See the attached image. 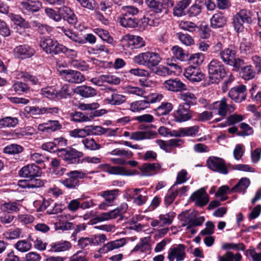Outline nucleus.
Listing matches in <instances>:
<instances>
[{
  "label": "nucleus",
  "instance_id": "4",
  "mask_svg": "<svg viewBox=\"0 0 261 261\" xmlns=\"http://www.w3.org/2000/svg\"><path fill=\"white\" fill-rule=\"evenodd\" d=\"M68 178L60 182L68 189H75L80 185V179L87 176V173L82 170H72L66 174Z\"/></svg>",
  "mask_w": 261,
  "mask_h": 261
},
{
  "label": "nucleus",
  "instance_id": "37",
  "mask_svg": "<svg viewBox=\"0 0 261 261\" xmlns=\"http://www.w3.org/2000/svg\"><path fill=\"white\" fill-rule=\"evenodd\" d=\"M155 133L151 131H137L131 134L129 139L135 141L149 139L153 137Z\"/></svg>",
  "mask_w": 261,
  "mask_h": 261
},
{
  "label": "nucleus",
  "instance_id": "64",
  "mask_svg": "<svg viewBox=\"0 0 261 261\" xmlns=\"http://www.w3.org/2000/svg\"><path fill=\"white\" fill-rule=\"evenodd\" d=\"M14 216L11 213L6 211H1L0 222L4 224H9L12 222Z\"/></svg>",
  "mask_w": 261,
  "mask_h": 261
},
{
  "label": "nucleus",
  "instance_id": "22",
  "mask_svg": "<svg viewBox=\"0 0 261 261\" xmlns=\"http://www.w3.org/2000/svg\"><path fill=\"white\" fill-rule=\"evenodd\" d=\"M17 78L22 79L27 82H30L33 85L41 86L42 83H45V79L43 76L41 75L35 76L27 71H18L17 74Z\"/></svg>",
  "mask_w": 261,
  "mask_h": 261
},
{
  "label": "nucleus",
  "instance_id": "5",
  "mask_svg": "<svg viewBox=\"0 0 261 261\" xmlns=\"http://www.w3.org/2000/svg\"><path fill=\"white\" fill-rule=\"evenodd\" d=\"M39 45L42 50L46 54L55 55L60 54L62 45L56 40L45 37L40 38Z\"/></svg>",
  "mask_w": 261,
  "mask_h": 261
},
{
  "label": "nucleus",
  "instance_id": "52",
  "mask_svg": "<svg viewBox=\"0 0 261 261\" xmlns=\"http://www.w3.org/2000/svg\"><path fill=\"white\" fill-rule=\"evenodd\" d=\"M204 57L202 53H197L192 55L189 58L188 57V60L190 64L193 66L198 67L204 61Z\"/></svg>",
  "mask_w": 261,
  "mask_h": 261
},
{
  "label": "nucleus",
  "instance_id": "35",
  "mask_svg": "<svg viewBox=\"0 0 261 261\" xmlns=\"http://www.w3.org/2000/svg\"><path fill=\"white\" fill-rule=\"evenodd\" d=\"M71 243L67 241L61 240L50 245L49 251L52 252H63L69 250L71 248Z\"/></svg>",
  "mask_w": 261,
  "mask_h": 261
},
{
  "label": "nucleus",
  "instance_id": "31",
  "mask_svg": "<svg viewBox=\"0 0 261 261\" xmlns=\"http://www.w3.org/2000/svg\"><path fill=\"white\" fill-rule=\"evenodd\" d=\"M75 92L85 98L92 97L97 95L96 90L86 85L77 87L75 90Z\"/></svg>",
  "mask_w": 261,
  "mask_h": 261
},
{
  "label": "nucleus",
  "instance_id": "54",
  "mask_svg": "<svg viewBox=\"0 0 261 261\" xmlns=\"http://www.w3.org/2000/svg\"><path fill=\"white\" fill-rule=\"evenodd\" d=\"M95 33L102 40L109 44H114L115 42L109 33L105 30L96 29H95Z\"/></svg>",
  "mask_w": 261,
  "mask_h": 261
},
{
  "label": "nucleus",
  "instance_id": "12",
  "mask_svg": "<svg viewBox=\"0 0 261 261\" xmlns=\"http://www.w3.org/2000/svg\"><path fill=\"white\" fill-rule=\"evenodd\" d=\"M128 208V205L126 202L122 203L116 208L106 213H102L97 217L98 220L100 221H107L111 219H115L125 213Z\"/></svg>",
  "mask_w": 261,
  "mask_h": 261
},
{
  "label": "nucleus",
  "instance_id": "28",
  "mask_svg": "<svg viewBox=\"0 0 261 261\" xmlns=\"http://www.w3.org/2000/svg\"><path fill=\"white\" fill-rule=\"evenodd\" d=\"M14 53L17 58L25 59L33 56L35 50L28 45H20L14 48Z\"/></svg>",
  "mask_w": 261,
  "mask_h": 261
},
{
  "label": "nucleus",
  "instance_id": "41",
  "mask_svg": "<svg viewBox=\"0 0 261 261\" xmlns=\"http://www.w3.org/2000/svg\"><path fill=\"white\" fill-rule=\"evenodd\" d=\"M82 143L85 149L90 151L97 150L101 148V145L97 143L93 138L86 137L82 139Z\"/></svg>",
  "mask_w": 261,
  "mask_h": 261
},
{
  "label": "nucleus",
  "instance_id": "60",
  "mask_svg": "<svg viewBox=\"0 0 261 261\" xmlns=\"http://www.w3.org/2000/svg\"><path fill=\"white\" fill-rule=\"evenodd\" d=\"M177 37L182 43L190 46L194 44V41L192 37L188 34H184L181 32L176 34Z\"/></svg>",
  "mask_w": 261,
  "mask_h": 261
},
{
  "label": "nucleus",
  "instance_id": "48",
  "mask_svg": "<svg viewBox=\"0 0 261 261\" xmlns=\"http://www.w3.org/2000/svg\"><path fill=\"white\" fill-rule=\"evenodd\" d=\"M23 150V147L20 145L11 144L4 148V152L9 154H16L22 152Z\"/></svg>",
  "mask_w": 261,
  "mask_h": 261
},
{
  "label": "nucleus",
  "instance_id": "1",
  "mask_svg": "<svg viewBox=\"0 0 261 261\" xmlns=\"http://www.w3.org/2000/svg\"><path fill=\"white\" fill-rule=\"evenodd\" d=\"M162 58L159 54L152 51L141 53L133 58L134 63L149 69L156 67L161 62Z\"/></svg>",
  "mask_w": 261,
  "mask_h": 261
},
{
  "label": "nucleus",
  "instance_id": "11",
  "mask_svg": "<svg viewBox=\"0 0 261 261\" xmlns=\"http://www.w3.org/2000/svg\"><path fill=\"white\" fill-rule=\"evenodd\" d=\"M59 73L64 80L69 83L80 84L85 80L84 75L76 70L63 69L60 70Z\"/></svg>",
  "mask_w": 261,
  "mask_h": 261
},
{
  "label": "nucleus",
  "instance_id": "62",
  "mask_svg": "<svg viewBox=\"0 0 261 261\" xmlns=\"http://www.w3.org/2000/svg\"><path fill=\"white\" fill-rule=\"evenodd\" d=\"M87 252L80 250L73 254L69 259V261H88Z\"/></svg>",
  "mask_w": 261,
  "mask_h": 261
},
{
  "label": "nucleus",
  "instance_id": "56",
  "mask_svg": "<svg viewBox=\"0 0 261 261\" xmlns=\"http://www.w3.org/2000/svg\"><path fill=\"white\" fill-rule=\"evenodd\" d=\"M173 109V106L170 102H163L156 109V113L159 115H166Z\"/></svg>",
  "mask_w": 261,
  "mask_h": 261
},
{
  "label": "nucleus",
  "instance_id": "29",
  "mask_svg": "<svg viewBox=\"0 0 261 261\" xmlns=\"http://www.w3.org/2000/svg\"><path fill=\"white\" fill-rule=\"evenodd\" d=\"M237 51L234 47L226 48L220 53V56L224 63L228 65L232 64V61L237 57Z\"/></svg>",
  "mask_w": 261,
  "mask_h": 261
},
{
  "label": "nucleus",
  "instance_id": "50",
  "mask_svg": "<svg viewBox=\"0 0 261 261\" xmlns=\"http://www.w3.org/2000/svg\"><path fill=\"white\" fill-rule=\"evenodd\" d=\"M241 76L245 80H250L255 77V72L251 65L244 66L241 68Z\"/></svg>",
  "mask_w": 261,
  "mask_h": 261
},
{
  "label": "nucleus",
  "instance_id": "53",
  "mask_svg": "<svg viewBox=\"0 0 261 261\" xmlns=\"http://www.w3.org/2000/svg\"><path fill=\"white\" fill-rule=\"evenodd\" d=\"M21 233L22 230L19 228L10 229L4 233V237L7 240H14L20 238Z\"/></svg>",
  "mask_w": 261,
  "mask_h": 261
},
{
  "label": "nucleus",
  "instance_id": "21",
  "mask_svg": "<svg viewBox=\"0 0 261 261\" xmlns=\"http://www.w3.org/2000/svg\"><path fill=\"white\" fill-rule=\"evenodd\" d=\"M192 201L195 202V204L202 207L206 205L208 202V195L204 188H201L194 192L190 196Z\"/></svg>",
  "mask_w": 261,
  "mask_h": 261
},
{
  "label": "nucleus",
  "instance_id": "32",
  "mask_svg": "<svg viewBox=\"0 0 261 261\" xmlns=\"http://www.w3.org/2000/svg\"><path fill=\"white\" fill-rule=\"evenodd\" d=\"M179 98L184 102L183 105L190 108L191 106H194L197 102V98L194 94L190 91H181L178 96Z\"/></svg>",
  "mask_w": 261,
  "mask_h": 261
},
{
  "label": "nucleus",
  "instance_id": "18",
  "mask_svg": "<svg viewBox=\"0 0 261 261\" xmlns=\"http://www.w3.org/2000/svg\"><path fill=\"white\" fill-rule=\"evenodd\" d=\"M192 117V111L189 107L180 104L174 112V119L177 122H183L191 119Z\"/></svg>",
  "mask_w": 261,
  "mask_h": 261
},
{
  "label": "nucleus",
  "instance_id": "9",
  "mask_svg": "<svg viewBox=\"0 0 261 261\" xmlns=\"http://www.w3.org/2000/svg\"><path fill=\"white\" fill-rule=\"evenodd\" d=\"M167 254L169 261H182L186 256V246L181 244L172 246L168 250Z\"/></svg>",
  "mask_w": 261,
  "mask_h": 261
},
{
  "label": "nucleus",
  "instance_id": "3",
  "mask_svg": "<svg viewBox=\"0 0 261 261\" xmlns=\"http://www.w3.org/2000/svg\"><path fill=\"white\" fill-rule=\"evenodd\" d=\"M58 155L66 163L79 164L83 163L81 158L84 153L73 148H61L58 150Z\"/></svg>",
  "mask_w": 261,
  "mask_h": 261
},
{
  "label": "nucleus",
  "instance_id": "38",
  "mask_svg": "<svg viewBox=\"0 0 261 261\" xmlns=\"http://www.w3.org/2000/svg\"><path fill=\"white\" fill-rule=\"evenodd\" d=\"M21 205L16 201L4 202L0 205V210L6 211L10 213H17L20 210Z\"/></svg>",
  "mask_w": 261,
  "mask_h": 261
},
{
  "label": "nucleus",
  "instance_id": "27",
  "mask_svg": "<svg viewBox=\"0 0 261 261\" xmlns=\"http://www.w3.org/2000/svg\"><path fill=\"white\" fill-rule=\"evenodd\" d=\"M162 168V166L158 163H144L142 165L139 169L143 176H152L159 172Z\"/></svg>",
  "mask_w": 261,
  "mask_h": 261
},
{
  "label": "nucleus",
  "instance_id": "59",
  "mask_svg": "<svg viewBox=\"0 0 261 261\" xmlns=\"http://www.w3.org/2000/svg\"><path fill=\"white\" fill-rule=\"evenodd\" d=\"M69 136L73 138H82L85 139L88 136L87 126L83 128H76L69 132Z\"/></svg>",
  "mask_w": 261,
  "mask_h": 261
},
{
  "label": "nucleus",
  "instance_id": "23",
  "mask_svg": "<svg viewBox=\"0 0 261 261\" xmlns=\"http://www.w3.org/2000/svg\"><path fill=\"white\" fill-rule=\"evenodd\" d=\"M204 220V217H196L193 213H190L185 216L182 220V225L187 226V229L190 230L193 227L202 225Z\"/></svg>",
  "mask_w": 261,
  "mask_h": 261
},
{
  "label": "nucleus",
  "instance_id": "25",
  "mask_svg": "<svg viewBox=\"0 0 261 261\" xmlns=\"http://www.w3.org/2000/svg\"><path fill=\"white\" fill-rule=\"evenodd\" d=\"M62 128V125L58 120H53L39 124L38 126V129L39 131L48 133L56 132Z\"/></svg>",
  "mask_w": 261,
  "mask_h": 261
},
{
  "label": "nucleus",
  "instance_id": "36",
  "mask_svg": "<svg viewBox=\"0 0 261 261\" xmlns=\"http://www.w3.org/2000/svg\"><path fill=\"white\" fill-rule=\"evenodd\" d=\"M125 243L126 241L124 238L116 240L105 244L103 247L100 249V250H102L103 252H107L122 247Z\"/></svg>",
  "mask_w": 261,
  "mask_h": 261
},
{
  "label": "nucleus",
  "instance_id": "6",
  "mask_svg": "<svg viewBox=\"0 0 261 261\" xmlns=\"http://www.w3.org/2000/svg\"><path fill=\"white\" fill-rule=\"evenodd\" d=\"M103 96L105 102L114 106L120 105L126 100L125 96L119 94L116 89L107 88L103 93Z\"/></svg>",
  "mask_w": 261,
  "mask_h": 261
},
{
  "label": "nucleus",
  "instance_id": "46",
  "mask_svg": "<svg viewBox=\"0 0 261 261\" xmlns=\"http://www.w3.org/2000/svg\"><path fill=\"white\" fill-rule=\"evenodd\" d=\"M151 249L149 243V239L144 238L142 239L133 250L134 252L140 251L142 252H147Z\"/></svg>",
  "mask_w": 261,
  "mask_h": 261
},
{
  "label": "nucleus",
  "instance_id": "61",
  "mask_svg": "<svg viewBox=\"0 0 261 261\" xmlns=\"http://www.w3.org/2000/svg\"><path fill=\"white\" fill-rule=\"evenodd\" d=\"M109 153L112 155L119 156L128 159L132 158L133 155V153L131 151L120 148L115 149L109 152Z\"/></svg>",
  "mask_w": 261,
  "mask_h": 261
},
{
  "label": "nucleus",
  "instance_id": "51",
  "mask_svg": "<svg viewBox=\"0 0 261 261\" xmlns=\"http://www.w3.org/2000/svg\"><path fill=\"white\" fill-rule=\"evenodd\" d=\"M171 51L173 56L178 60L181 61H185L188 60V55L185 52L182 48L178 46H174L172 47Z\"/></svg>",
  "mask_w": 261,
  "mask_h": 261
},
{
  "label": "nucleus",
  "instance_id": "39",
  "mask_svg": "<svg viewBox=\"0 0 261 261\" xmlns=\"http://www.w3.org/2000/svg\"><path fill=\"white\" fill-rule=\"evenodd\" d=\"M74 92L68 84L63 85L60 90L57 91V100L70 97Z\"/></svg>",
  "mask_w": 261,
  "mask_h": 261
},
{
  "label": "nucleus",
  "instance_id": "24",
  "mask_svg": "<svg viewBox=\"0 0 261 261\" xmlns=\"http://www.w3.org/2000/svg\"><path fill=\"white\" fill-rule=\"evenodd\" d=\"M163 85L166 89L174 92H181L182 91H186L187 89L186 84L177 79L166 80Z\"/></svg>",
  "mask_w": 261,
  "mask_h": 261
},
{
  "label": "nucleus",
  "instance_id": "44",
  "mask_svg": "<svg viewBox=\"0 0 261 261\" xmlns=\"http://www.w3.org/2000/svg\"><path fill=\"white\" fill-rule=\"evenodd\" d=\"M244 118V116L242 115L234 114L229 116L227 118L226 121L224 123H221L220 125L221 127L233 125L243 121Z\"/></svg>",
  "mask_w": 261,
  "mask_h": 261
},
{
  "label": "nucleus",
  "instance_id": "16",
  "mask_svg": "<svg viewBox=\"0 0 261 261\" xmlns=\"http://www.w3.org/2000/svg\"><path fill=\"white\" fill-rule=\"evenodd\" d=\"M20 7L24 14L30 15L41 9L42 3L38 0H27L20 2Z\"/></svg>",
  "mask_w": 261,
  "mask_h": 261
},
{
  "label": "nucleus",
  "instance_id": "42",
  "mask_svg": "<svg viewBox=\"0 0 261 261\" xmlns=\"http://www.w3.org/2000/svg\"><path fill=\"white\" fill-rule=\"evenodd\" d=\"M149 107L146 99L133 102L130 106V110L134 112H139Z\"/></svg>",
  "mask_w": 261,
  "mask_h": 261
},
{
  "label": "nucleus",
  "instance_id": "33",
  "mask_svg": "<svg viewBox=\"0 0 261 261\" xmlns=\"http://www.w3.org/2000/svg\"><path fill=\"white\" fill-rule=\"evenodd\" d=\"M108 166L107 172L111 174L119 175L122 176H130L135 174L130 170H127L124 167L121 166Z\"/></svg>",
  "mask_w": 261,
  "mask_h": 261
},
{
  "label": "nucleus",
  "instance_id": "26",
  "mask_svg": "<svg viewBox=\"0 0 261 261\" xmlns=\"http://www.w3.org/2000/svg\"><path fill=\"white\" fill-rule=\"evenodd\" d=\"M133 202L137 205L141 206L146 203L147 200V194L143 189H134L130 193Z\"/></svg>",
  "mask_w": 261,
  "mask_h": 261
},
{
  "label": "nucleus",
  "instance_id": "47",
  "mask_svg": "<svg viewBox=\"0 0 261 261\" xmlns=\"http://www.w3.org/2000/svg\"><path fill=\"white\" fill-rule=\"evenodd\" d=\"M40 93L42 95L48 99L57 100V90L53 86H48L42 88Z\"/></svg>",
  "mask_w": 261,
  "mask_h": 261
},
{
  "label": "nucleus",
  "instance_id": "63",
  "mask_svg": "<svg viewBox=\"0 0 261 261\" xmlns=\"http://www.w3.org/2000/svg\"><path fill=\"white\" fill-rule=\"evenodd\" d=\"M71 120L75 122H86L89 121L88 116L80 112H75L71 114Z\"/></svg>",
  "mask_w": 261,
  "mask_h": 261
},
{
  "label": "nucleus",
  "instance_id": "58",
  "mask_svg": "<svg viewBox=\"0 0 261 261\" xmlns=\"http://www.w3.org/2000/svg\"><path fill=\"white\" fill-rule=\"evenodd\" d=\"M177 195V191H175V190H174V188H172V186L168 191L165 197L164 202L166 206H168L171 204L174 201Z\"/></svg>",
  "mask_w": 261,
  "mask_h": 261
},
{
  "label": "nucleus",
  "instance_id": "10",
  "mask_svg": "<svg viewBox=\"0 0 261 261\" xmlns=\"http://www.w3.org/2000/svg\"><path fill=\"white\" fill-rule=\"evenodd\" d=\"M207 165L208 167L213 171L225 175L228 173L225 161L222 158L216 156L210 157L207 160Z\"/></svg>",
  "mask_w": 261,
  "mask_h": 261
},
{
  "label": "nucleus",
  "instance_id": "45",
  "mask_svg": "<svg viewBox=\"0 0 261 261\" xmlns=\"http://www.w3.org/2000/svg\"><path fill=\"white\" fill-rule=\"evenodd\" d=\"M18 123L17 117L7 116L0 119V128L2 127H13Z\"/></svg>",
  "mask_w": 261,
  "mask_h": 261
},
{
  "label": "nucleus",
  "instance_id": "15",
  "mask_svg": "<svg viewBox=\"0 0 261 261\" xmlns=\"http://www.w3.org/2000/svg\"><path fill=\"white\" fill-rule=\"evenodd\" d=\"M148 6L152 9L155 13L167 14L169 4L173 5L169 0H146Z\"/></svg>",
  "mask_w": 261,
  "mask_h": 261
},
{
  "label": "nucleus",
  "instance_id": "14",
  "mask_svg": "<svg viewBox=\"0 0 261 261\" xmlns=\"http://www.w3.org/2000/svg\"><path fill=\"white\" fill-rule=\"evenodd\" d=\"M19 175L24 178L39 177L42 174L41 168L34 164H30L23 166L19 171Z\"/></svg>",
  "mask_w": 261,
  "mask_h": 261
},
{
  "label": "nucleus",
  "instance_id": "40",
  "mask_svg": "<svg viewBox=\"0 0 261 261\" xmlns=\"http://www.w3.org/2000/svg\"><path fill=\"white\" fill-rule=\"evenodd\" d=\"M65 35L75 43L81 45L86 43L84 38L78 34L71 31L70 30L63 29Z\"/></svg>",
  "mask_w": 261,
  "mask_h": 261
},
{
  "label": "nucleus",
  "instance_id": "2",
  "mask_svg": "<svg viewBox=\"0 0 261 261\" xmlns=\"http://www.w3.org/2000/svg\"><path fill=\"white\" fill-rule=\"evenodd\" d=\"M210 80L212 83H218L226 75L224 65L217 59L212 60L208 65Z\"/></svg>",
  "mask_w": 261,
  "mask_h": 261
},
{
  "label": "nucleus",
  "instance_id": "20",
  "mask_svg": "<svg viewBox=\"0 0 261 261\" xmlns=\"http://www.w3.org/2000/svg\"><path fill=\"white\" fill-rule=\"evenodd\" d=\"M184 75L192 82H200L204 78V75L199 67L193 66V65H191L186 68Z\"/></svg>",
  "mask_w": 261,
  "mask_h": 261
},
{
  "label": "nucleus",
  "instance_id": "43",
  "mask_svg": "<svg viewBox=\"0 0 261 261\" xmlns=\"http://www.w3.org/2000/svg\"><path fill=\"white\" fill-rule=\"evenodd\" d=\"M14 248L19 252L24 253L30 250L32 247V243L25 240L18 241L14 245Z\"/></svg>",
  "mask_w": 261,
  "mask_h": 261
},
{
  "label": "nucleus",
  "instance_id": "13",
  "mask_svg": "<svg viewBox=\"0 0 261 261\" xmlns=\"http://www.w3.org/2000/svg\"><path fill=\"white\" fill-rule=\"evenodd\" d=\"M121 42L123 46H127L132 49L139 48L145 45V42L142 38L138 36L129 34L125 35L122 37Z\"/></svg>",
  "mask_w": 261,
  "mask_h": 261
},
{
  "label": "nucleus",
  "instance_id": "55",
  "mask_svg": "<svg viewBox=\"0 0 261 261\" xmlns=\"http://www.w3.org/2000/svg\"><path fill=\"white\" fill-rule=\"evenodd\" d=\"M14 91L18 94H21L29 90L28 85L23 82L16 81L12 85Z\"/></svg>",
  "mask_w": 261,
  "mask_h": 261
},
{
  "label": "nucleus",
  "instance_id": "57",
  "mask_svg": "<svg viewBox=\"0 0 261 261\" xmlns=\"http://www.w3.org/2000/svg\"><path fill=\"white\" fill-rule=\"evenodd\" d=\"M30 159L37 164H41L49 161V157L44 154L35 152L30 154Z\"/></svg>",
  "mask_w": 261,
  "mask_h": 261
},
{
  "label": "nucleus",
  "instance_id": "17",
  "mask_svg": "<svg viewBox=\"0 0 261 261\" xmlns=\"http://www.w3.org/2000/svg\"><path fill=\"white\" fill-rule=\"evenodd\" d=\"M118 189L107 190L101 192L100 196L105 199V201L99 204V209L105 210L109 206L113 205L114 200L118 195Z\"/></svg>",
  "mask_w": 261,
  "mask_h": 261
},
{
  "label": "nucleus",
  "instance_id": "49",
  "mask_svg": "<svg viewBox=\"0 0 261 261\" xmlns=\"http://www.w3.org/2000/svg\"><path fill=\"white\" fill-rule=\"evenodd\" d=\"M251 17H233V24L234 29L237 32L242 31L243 29V23L245 22L250 23L251 21Z\"/></svg>",
  "mask_w": 261,
  "mask_h": 261
},
{
  "label": "nucleus",
  "instance_id": "19",
  "mask_svg": "<svg viewBox=\"0 0 261 261\" xmlns=\"http://www.w3.org/2000/svg\"><path fill=\"white\" fill-rule=\"evenodd\" d=\"M246 87L241 85L232 88L228 92L229 97L236 102H241L246 99Z\"/></svg>",
  "mask_w": 261,
  "mask_h": 261
},
{
  "label": "nucleus",
  "instance_id": "8",
  "mask_svg": "<svg viewBox=\"0 0 261 261\" xmlns=\"http://www.w3.org/2000/svg\"><path fill=\"white\" fill-rule=\"evenodd\" d=\"M149 17H141L139 20L136 17H119V22L124 27L135 28L144 29L149 25Z\"/></svg>",
  "mask_w": 261,
  "mask_h": 261
},
{
  "label": "nucleus",
  "instance_id": "30",
  "mask_svg": "<svg viewBox=\"0 0 261 261\" xmlns=\"http://www.w3.org/2000/svg\"><path fill=\"white\" fill-rule=\"evenodd\" d=\"M87 126L88 136H100L108 133L111 131V135H114L116 133L115 130H111L110 128H105L100 126L88 125Z\"/></svg>",
  "mask_w": 261,
  "mask_h": 261
},
{
  "label": "nucleus",
  "instance_id": "34",
  "mask_svg": "<svg viewBox=\"0 0 261 261\" xmlns=\"http://www.w3.org/2000/svg\"><path fill=\"white\" fill-rule=\"evenodd\" d=\"M250 184L249 178L246 177L242 178L237 184L230 189V193H242L244 194Z\"/></svg>",
  "mask_w": 261,
  "mask_h": 261
},
{
  "label": "nucleus",
  "instance_id": "7",
  "mask_svg": "<svg viewBox=\"0 0 261 261\" xmlns=\"http://www.w3.org/2000/svg\"><path fill=\"white\" fill-rule=\"evenodd\" d=\"M213 109L217 111L219 116L223 117H226L228 114L232 113L235 110L234 105L228 103V99L224 97L214 102L213 103Z\"/></svg>",
  "mask_w": 261,
  "mask_h": 261
}]
</instances>
